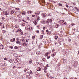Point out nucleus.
Here are the masks:
<instances>
[{"label":"nucleus","instance_id":"nucleus-46","mask_svg":"<svg viewBox=\"0 0 79 79\" xmlns=\"http://www.w3.org/2000/svg\"><path fill=\"white\" fill-rule=\"evenodd\" d=\"M43 30H45V27H43Z\"/></svg>","mask_w":79,"mask_h":79},{"label":"nucleus","instance_id":"nucleus-50","mask_svg":"<svg viewBox=\"0 0 79 79\" xmlns=\"http://www.w3.org/2000/svg\"><path fill=\"white\" fill-rule=\"evenodd\" d=\"M4 60H8V58H5L4 59Z\"/></svg>","mask_w":79,"mask_h":79},{"label":"nucleus","instance_id":"nucleus-61","mask_svg":"<svg viewBox=\"0 0 79 79\" xmlns=\"http://www.w3.org/2000/svg\"><path fill=\"white\" fill-rule=\"evenodd\" d=\"M66 7L67 8H68V7H69L68 5H66Z\"/></svg>","mask_w":79,"mask_h":79},{"label":"nucleus","instance_id":"nucleus-42","mask_svg":"<svg viewBox=\"0 0 79 79\" xmlns=\"http://www.w3.org/2000/svg\"><path fill=\"white\" fill-rule=\"evenodd\" d=\"M36 33H39V30H36Z\"/></svg>","mask_w":79,"mask_h":79},{"label":"nucleus","instance_id":"nucleus-7","mask_svg":"<svg viewBox=\"0 0 79 79\" xmlns=\"http://www.w3.org/2000/svg\"><path fill=\"white\" fill-rule=\"evenodd\" d=\"M15 38H14L12 39V40H11L10 41V42H15Z\"/></svg>","mask_w":79,"mask_h":79},{"label":"nucleus","instance_id":"nucleus-25","mask_svg":"<svg viewBox=\"0 0 79 79\" xmlns=\"http://www.w3.org/2000/svg\"><path fill=\"white\" fill-rule=\"evenodd\" d=\"M35 16H37V15H39V13L38 12H36L35 14Z\"/></svg>","mask_w":79,"mask_h":79},{"label":"nucleus","instance_id":"nucleus-52","mask_svg":"<svg viewBox=\"0 0 79 79\" xmlns=\"http://www.w3.org/2000/svg\"><path fill=\"white\" fill-rule=\"evenodd\" d=\"M63 25H66V22H63Z\"/></svg>","mask_w":79,"mask_h":79},{"label":"nucleus","instance_id":"nucleus-36","mask_svg":"<svg viewBox=\"0 0 79 79\" xmlns=\"http://www.w3.org/2000/svg\"><path fill=\"white\" fill-rule=\"evenodd\" d=\"M30 74H33L32 72V71L31 70H30Z\"/></svg>","mask_w":79,"mask_h":79},{"label":"nucleus","instance_id":"nucleus-64","mask_svg":"<svg viewBox=\"0 0 79 79\" xmlns=\"http://www.w3.org/2000/svg\"><path fill=\"white\" fill-rule=\"evenodd\" d=\"M13 68H16V67H15V66H14V67H13Z\"/></svg>","mask_w":79,"mask_h":79},{"label":"nucleus","instance_id":"nucleus-34","mask_svg":"<svg viewBox=\"0 0 79 79\" xmlns=\"http://www.w3.org/2000/svg\"><path fill=\"white\" fill-rule=\"evenodd\" d=\"M47 76L48 77H49V73H47Z\"/></svg>","mask_w":79,"mask_h":79},{"label":"nucleus","instance_id":"nucleus-40","mask_svg":"<svg viewBox=\"0 0 79 79\" xmlns=\"http://www.w3.org/2000/svg\"><path fill=\"white\" fill-rule=\"evenodd\" d=\"M10 48L11 49H13V47L12 46H10Z\"/></svg>","mask_w":79,"mask_h":79},{"label":"nucleus","instance_id":"nucleus-24","mask_svg":"<svg viewBox=\"0 0 79 79\" xmlns=\"http://www.w3.org/2000/svg\"><path fill=\"white\" fill-rule=\"evenodd\" d=\"M22 15H23V16H24V15H26V12H24L23 13H22Z\"/></svg>","mask_w":79,"mask_h":79},{"label":"nucleus","instance_id":"nucleus-60","mask_svg":"<svg viewBox=\"0 0 79 79\" xmlns=\"http://www.w3.org/2000/svg\"><path fill=\"white\" fill-rule=\"evenodd\" d=\"M75 45H77V43H75Z\"/></svg>","mask_w":79,"mask_h":79},{"label":"nucleus","instance_id":"nucleus-18","mask_svg":"<svg viewBox=\"0 0 79 79\" xmlns=\"http://www.w3.org/2000/svg\"><path fill=\"white\" fill-rule=\"evenodd\" d=\"M29 63L30 64L32 63V59H30L29 62Z\"/></svg>","mask_w":79,"mask_h":79},{"label":"nucleus","instance_id":"nucleus-13","mask_svg":"<svg viewBox=\"0 0 79 79\" xmlns=\"http://www.w3.org/2000/svg\"><path fill=\"white\" fill-rule=\"evenodd\" d=\"M5 15H9L10 14H9V13H8V12L7 11H6L5 12Z\"/></svg>","mask_w":79,"mask_h":79},{"label":"nucleus","instance_id":"nucleus-1","mask_svg":"<svg viewBox=\"0 0 79 79\" xmlns=\"http://www.w3.org/2000/svg\"><path fill=\"white\" fill-rule=\"evenodd\" d=\"M59 27V24H56L55 23H54L53 27H54V28H58V27Z\"/></svg>","mask_w":79,"mask_h":79},{"label":"nucleus","instance_id":"nucleus-38","mask_svg":"<svg viewBox=\"0 0 79 79\" xmlns=\"http://www.w3.org/2000/svg\"><path fill=\"white\" fill-rule=\"evenodd\" d=\"M57 38H58V36H55V39H57Z\"/></svg>","mask_w":79,"mask_h":79},{"label":"nucleus","instance_id":"nucleus-57","mask_svg":"<svg viewBox=\"0 0 79 79\" xmlns=\"http://www.w3.org/2000/svg\"><path fill=\"white\" fill-rule=\"evenodd\" d=\"M47 34H50V31L49 32H48L47 33Z\"/></svg>","mask_w":79,"mask_h":79},{"label":"nucleus","instance_id":"nucleus-58","mask_svg":"<svg viewBox=\"0 0 79 79\" xmlns=\"http://www.w3.org/2000/svg\"><path fill=\"white\" fill-rule=\"evenodd\" d=\"M16 40H17V41H18V40H19V38H17Z\"/></svg>","mask_w":79,"mask_h":79},{"label":"nucleus","instance_id":"nucleus-63","mask_svg":"<svg viewBox=\"0 0 79 79\" xmlns=\"http://www.w3.org/2000/svg\"><path fill=\"white\" fill-rule=\"evenodd\" d=\"M26 71H28V70H29V69L27 68V69H26Z\"/></svg>","mask_w":79,"mask_h":79},{"label":"nucleus","instance_id":"nucleus-22","mask_svg":"<svg viewBox=\"0 0 79 79\" xmlns=\"http://www.w3.org/2000/svg\"><path fill=\"white\" fill-rule=\"evenodd\" d=\"M63 22H64V21H63V20H61L60 22L61 24L62 25H63L64 24Z\"/></svg>","mask_w":79,"mask_h":79},{"label":"nucleus","instance_id":"nucleus-12","mask_svg":"<svg viewBox=\"0 0 79 79\" xmlns=\"http://www.w3.org/2000/svg\"><path fill=\"white\" fill-rule=\"evenodd\" d=\"M30 26L28 25L27 27L25 28L27 30H29Z\"/></svg>","mask_w":79,"mask_h":79},{"label":"nucleus","instance_id":"nucleus-21","mask_svg":"<svg viewBox=\"0 0 79 79\" xmlns=\"http://www.w3.org/2000/svg\"><path fill=\"white\" fill-rule=\"evenodd\" d=\"M15 28H18L19 27L18 26V25H15Z\"/></svg>","mask_w":79,"mask_h":79},{"label":"nucleus","instance_id":"nucleus-6","mask_svg":"<svg viewBox=\"0 0 79 79\" xmlns=\"http://www.w3.org/2000/svg\"><path fill=\"white\" fill-rule=\"evenodd\" d=\"M14 61V63H18V59H15L13 60Z\"/></svg>","mask_w":79,"mask_h":79},{"label":"nucleus","instance_id":"nucleus-33","mask_svg":"<svg viewBox=\"0 0 79 79\" xmlns=\"http://www.w3.org/2000/svg\"><path fill=\"white\" fill-rule=\"evenodd\" d=\"M47 55H48V53L47 52L46 53V54L45 55V56H47Z\"/></svg>","mask_w":79,"mask_h":79},{"label":"nucleus","instance_id":"nucleus-20","mask_svg":"<svg viewBox=\"0 0 79 79\" xmlns=\"http://www.w3.org/2000/svg\"><path fill=\"white\" fill-rule=\"evenodd\" d=\"M49 21L50 23H52V21H53V20H52V19H49Z\"/></svg>","mask_w":79,"mask_h":79},{"label":"nucleus","instance_id":"nucleus-14","mask_svg":"<svg viewBox=\"0 0 79 79\" xmlns=\"http://www.w3.org/2000/svg\"><path fill=\"white\" fill-rule=\"evenodd\" d=\"M31 30H33V28L32 27H30V28H29V31H31Z\"/></svg>","mask_w":79,"mask_h":79},{"label":"nucleus","instance_id":"nucleus-16","mask_svg":"<svg viewBox=\"0 0 79 79\" xmlns=\"http://www.w3.org/2000/svg\"><path fill=\"white\" fill-rule=\"evenodd\" d=\"M40 17H39V16H37V19L38 21H39V20H40Z\"/></svg>","mask_w":79,"mask_h":79},{"label":"nucleus","instance_id":"nucleus-62","mask_svg":"<svg viewBox=\"0 0 79 79\" xmlns=\"http://www.w3.org/2000/svg\"><path fill=\"white\" fill-rule=\"evenodd\" d=\"M59 6H62V4H60L59 3Z\"/></svg>","mask_w":79,"mask_h":79},{"label":"nucleus","instance_id":"nucleus-35","mask_svg":"<svg viewBox=\"0 0 79 79\" xmlns=\"http://www.w3.org/2000/svg\"><path fill=\"white\" fill-rule=\"evenodd\" d=\"M40 39H42V38H43V35H40Z\"/></svg>","mask_w":79,"mask_h":79},{"label":"nucleus","instance_id":"nucleus-39","mask_svg":"<svg viewBox=\"0 0 79 79\" xmlns=\"http://www.w3.org/2000/svg\"><path fill=\"white\" fill-rule=\"evenodd\" d=\"M48 16H52V14L50 13H49L48 14Z\"/></svg>","mask_w":79,"mask_h":79},{"label":"nucleus","instance_id":"nucleus-4","mask_svg":"<svg viewBox=\"0 0 79 79\" xmlns=\"http://www.w3.org/2000/svg\"><path fill=\"white\" fill-rule=\"evenodd\" d=\"M37 42V40L36 39H35L33 41V43L32 44H36Z\"/></svg>","mask_w":79,"mask_h":79},{"label":"nucleus","instance_id":"nucleus-19","mask_svg":"<svg viewBox=\"0 0 79 79\" xmlns=\"http://www.w3.org/2000/svg\"><path fill=\"white\" fill-rule=\"evenodd\" d=\"M2 32L3 33V34H5V33L6 32V31L5 30H2Z\"/></svg>","mask_w":79,"mask_h":79},{"label":"nucleus","instance_id":"nucleus-37","mask_svg":"<svg viewBox=\"0 0 79 79\" xmlns=\"http://www.w3.org/2000/svg\"><path fill=\"white\" fill-rule=\"evenodd\" d=\"M37 27L38 29H40V26L39 25H37Z\"/></svg>","mask_w":79,"mask_h":79},{"label":"nucleus","instance_id":"nucleus-26","mask_svg":"<svg viewBox=\"0 0 79 79\" xmlns=\"http://www.w3.org/2000/svg\"><path fill=\"white\" fill-rule=\"evenodd\" d=\"M9 61L10 62V63H12V62H13V61L11 59H10L9 60Z\"/></svg>","mask_w":79,"mask_h":79},{"label":"nucleus","instance_id":"nucleus-55","mask_svg":"<svg viewBox=\"0 0 79 79\" xmlns=\"http://www.w3.org/2000/svg\"><path fill=\"white\" fill-rule=\"evenodd\" d=\"M76 9V10L77 11H79V10H78V9H77V7H75Z\"/></svg>","mask_w":79,"mask_h":79},{"label":"nucleus","instance_id":"nucleus-11","mask_svg":"<svg viewBox=\"0 0 79 79\" xmlns=\"http://www.w3.org/2000/svg\"><path fill=\"white\" fill-rule=\"evenodd\" d=\"M36 54L37 55H40L41 54V52H36Z\"/></svg>","mask_w":79,"mask_h":79},{"label":"nucleus","instance_id":"nucleus-53","mask_svg":"<svg viewBox=\"0 0 79 79\" xmlns=\"http://www.w3.org/2000/svg\"><path fill=\"white\" fill-rule=\"evenodd\" d=\"M53 77H52V76H50V79H53Z\"/></svg>","mask_w":79,"mask_h":79},{"label":"nucleus","instance_id":"nucleus-3","mask_svg":"<svg viewBox=\"0 0 79 79\" xmlns=\"http://www.w3.org/2000/svg\"><path fill=\"white\" fill-rule=\"evenodd\" d=\"M26 77H28L29 76L30 74H29V73L28 72H27L26 73Z\"/></svg>","mask_w":79,"mask_h":79},{"label":"nucleus","instance_id":"nucleus-56","mask_svg":"<svg viewBox=\"0 0 79 79\" xmlns=\"http://www.w3.org/2000/svg\"><path fill=\"white\" fill-rule=\"evenodd\" d=\"M46 32H49V31H48V30H46Z\"/></svg>","mask_w":79,"mask_h":79},{"label":"nucleus","instance_id":"nucleus-45","mask_svg":"<svg viewBox=\"0 0 79 79\" xmlns=\"http://www.w3.org/2000/svg\"><path fill=\"white\" fill-rule=\"evenodd\" d=\"M27 20H28V21H29V20H30V19H29V17H27Z\"/></svg>","mask_w":79,"mask_h":79},{"label":"nucleus","instance_id":"nucleus-48","mask_svg":"<svg viewBox=\"0 0 79 79\" xmlns=\"http://www.w3.org/2000/svg\"><path fill=\"white\" fill-rule=\"evenodd\" d=\"M35 36H32V39H35Z\"/></svg>","mask_w":79,"mask_h":79},{"label":"nucleus","instance_id":"nucleus-51","mask_svg":"<svg viewBox=\"0 0 79 79\" xmlns=\"http://www.w3.org/2000/svg\"><path fill=\"white\" fill-rule=\"evenodd\" d=\"M75 25V24L74 23H71V25L72 26H74Z\"/></svg>","mask_w":79,"mask_h":79},{"label":"nucleus","instance_id":"nucleus-47","mask_svg":"<svg viewBox=\"0 0 79 79\" xmlns=\"http://www.w3.org/2000/svg\"><path fill=\"white\" fill-rule=\"evenodd\" d=\"M23 31L21 32L20 33V34L21 35H23Z\"/></svg>","mask_w":79,"mask_h":79},{"label":"nucleus","instance_id":"nucleus-44","mask_svg":"<svg viewBox=\"0 0 79 79\" xmlns=\"http://www.w3.org/2000/svg\"><path fill=\"white\" fill-rule=\"evenodd\" d=\"M50 58V56H48L47 57V59H49V58Z\"/></svg>","mask_w":79,"mask_h":79},{"label":"nucleus","instance_id":"nucleus-43","mask_svg":"<svg viewBox=\"0 0 79 79\" xmlns=\"http://www.w3.org/2000/svg\"><path fill=\"white\" fill-rule=\"evenodd\" d=\"M32 17L34 18V17H35V15H32Z\"/></svg>","mask_w":79,"mask_h":79},{"label":"nucleus","instance_id":"nucleus-9","mask_svg":"<svg viewBox=\"0 0 79 79\" xmlns=\"http://www.w3.org/2000/svg\"><path fill=\"white\" fill-rule=\"evenodd\" d=\"M22 45H23V46L24 47H26V46L27 45V44L26 43L24 42L22 44Z\"/></svg>","mask_w":79,"mask_h":79},{"label":"nucleus","instance_id":"nucleus-5","mask_svg":"<svg viewBox=\"0 0 79 79\" xmlns=\"http://www.w3.org/2000/svg\"><path fill=\"white\" fill-rule=\"evenodd\" d=\"M3 47H4V46L3 45L0 44V50H2V49H3Z\"/></svg>","mask_w":79,"mask_h":79},{"label":"nucleus","instance_id":"nucleus-17","mask_svg":"<svg viewBox=\"0 0 79 79\" xmlns=\"http://www.w3.org/2000/svg\"><path fill=\"white\" fill-rule=\"evenodd\" d=\"M56 54V52H55L53 54H52V56L53 57L55 56Z\"/></svg>","mask_w":79,"mask_h":79},{"label":"nucleus","instance_id":"nucleus-23","mask_svg":"<svg viewBox=\"0 0 79 79\" xmlns=\"http://www.w3.org/2000/svg\"><path fill=\"white\" fill-rule=\"evenodd\" d=\"M47 68H46L45 69H44V71L45 72V73H47Z\"/></svg>","mask_w":79,"mask_h":79},{"label":"nucleus","instance_id":"nucleus-10","mask_svg":"<svg viewBox=\"0 0 79 79\" xmlns=\"http://www.w3.org/2000/svg\"><path fill=\"white\" fill-rule=\"evenodd\" d=\"M33 23L35 25H35H37V22H36V21L35 20L33 22Z\"/></svg>","mask_w":79,"mask_h":79},{"label":"nucleus","instance_id":"nucleus-8","mask_svg":"<svg viewBox=\"0 0 79 79\" xmlns=\"http://www.w3.org/2000/svg\"><path fill=\"white\" fill-rule=\"evenodd\" d=\"M37 71H41V68L40 67H38L37 69Z\"/></svg>","mask_w":79,"mask_h":79},{"label":"nucleus","instance_id":"nucleus-49","mask_svg":"<svg viewBox=\"0 0 79 79\" xmlns=\"http://www.w3.org/2000/svg\"><path fill=\"white\" fill-rule=\"evenodd\" d=\"M16 1L17 2H20V0H16Z\"/></svg>","mask_w":79,"mask_h":79},{"label":"nucleus","instance_id":"nucleus-59","mask_svg":"<svg viewBox=\"0 0 79 79\" xmlns=\"http://www.w3.org/2000/svg\"><path fill=\"white\" fill-rule=\"evenodd\" d=\"M2 25V23L0 22V26H1Z\"/></svg>","mask_w":79,"mask_h":79},{"label":"nucleus","instance_id":"nucleus-32","mask_svg":"<svg viewBox=\"0 0 79 79\" xmlns=\"http://www.w3.org/2000/svg\"><path fill=\"white\" fill-rule=\"evenodd\" d=\"M46 22L47 23H50V22L49 21V19H48L47 20Z\"/></svg>","mask_w":79,"mask_h":79},{"label":"nucleus","instance_id":"nucleus-41","mask_svg":"<svg viewBox=\"0 0 79 79\" xmlns=\"http://www.w3.org/2000/svg\"><path fill=\"white\" fill-rule=\"evenodd\" d=\"M38 64L40 65V66L41 64H42V63L41 62H39Z\"/></svg>","mask_w":79,"mask_h":79},{"label":"nucleus","instance_id":"nucleus-54","mask_svg":"<svg viewBox=\"0 0 79 79\" xmlns=\"http://www.w3.org/2000/svg\"><path fill=\"white\" fill-rule=\"evenodd\" d=\"M26 41L27 42H29V40H28L26 39Z\"/></svg>","mask_w":79,"mask_h":79},{"label":"nucleus","instance_id":"nucleus-2","mask_svg":"<svg viewBox=\"0 0 79 79\" xmlns=\"http://www.w3.org/2000/svg\"><path fill=\"white\" fill-rule=\"evenodd\" d=\"M42 16L44 18H45L47 16V14L46 13H43L42 14Z\"/></svg>","mask_w":79,"mask_h":79},{"label":"nucleus","instance_id":"nucleus-31","mask_svg":"<svg viewBox=\"0 0 79 79\" xmlns=\"http://www.w3.org/2000/svg\"><path fill=\"white\" fill-rule=\"evenodd\" d=\"M42 60L43 61H45V58H43L42 59Z\"/></svg>","mask_w":79,"mask_h":79},{"label":"nucleus","instance_id":"nucleus-29","mask_svg":"<svg viewBox=\"0 0 79 79\" xmlns=\"http://www.w3.org/2000/svg\"><path fill=\"white\" fill-rule=\"evenodd\" d=\"M18 47L16 46H15L14 47V49H18Z\"/></svg>","mask_w":79,"mask_h":79},{"label":"nucleus","instance_id":"nucleus-28","mask_svg":"<svg viewBox=\"0 0 79 79\" xmlns=\"http://www.w3.org/2000/svg\"><path fill=\"white\" fill-rule=\"evenodd\" d=\"M42 34H44V30H42L41 31Z\"/></svg>","mask_w":79,"mask_h":79},{"label":"nucleus","instance_id":"nucleus-15","mask_svg":"<svg viewBox=\"0 0 79 79\" xmlns=\"http://www.w3.org/2000/svg\"><path fill=\"white\" fill-rule=\"evenodd\" d=\"M21 26H25V25H26V24L24 23H21Z\"/></svg>","mask_w":79,"mask_h":79},{"label":"nucleus","instance_id":"nucleus-30","mask_svg":"<svg viewBox=\"0 0 79 79\" xmlns=\"http://www.w3.org/2000/svg\"><path fill=\"white\" fill-rule=\"evenodd\" d=\"M14 12H15V11H12L10 13V14L11 15H12V14H13V13H14Z\"/></svg>","mask_w":79,"mask_h":79},{"label":"nucleus","instance_id":"nucleus-27","mask_svg":"<svg viewBox=\"0 0 79 79\" xmlns=\"http://www.w3.org/2000/svg\"><path fill=\"white\" fill-rule=\"evenodd\" d=\"M16 44H21V42L20 41H16Z\"/></svg>","mask_w":79,"mask_h":79}]
</instances>
